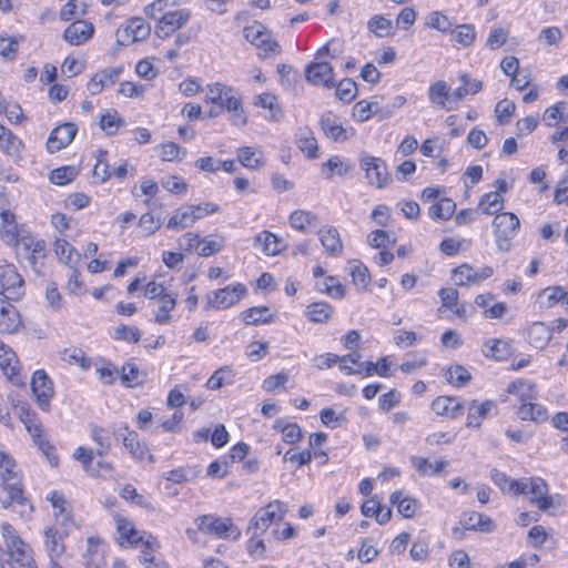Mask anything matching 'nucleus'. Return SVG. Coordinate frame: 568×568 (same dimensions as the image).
<instances>
[{"instance_id": "obj_1", "label": "nucleus", "mask_w": 568, "mask_h": 568, "mask_svg": "<svg viewBox=\"0 0 568 568\" xmlns=\"http://www.w3.org/2000/svg\"><path fill=\"white\" fill-rule=\"evenodd\" d=\"M144 297L150 300L148 307L152 308L155 322L166 324L171 320L170 312L175 306V297L166 293L162 284L151 282L144 286Z\"/></svg>"}, {"instance_id": "obj_2", "label": "nucleus", "mask_w": 568, "mask_h": 568, "mask_svg": "<svg viewBox=\"0 0 568 568\" xmlns=\"http://www.w3.org/2000/svg\"><path fill=\"white\" fill-rule=\"evenodd\" d=\"M1 486L7 491L6 498L1 499V504L4 508L16 505L20 508L19 513L21 515H23L27 509L32 510V506L23 496L21 476L16 468L1 471Z\"/></svg>"}, {"instance_id": "obj_3", "label": "nucleus", "mask_w": 568, "mask_h": 568, "mask_svg": "<svg viewBox=\"0 0 568 568\" xmlns=\"http://www.w3.org/2000/svg\"><path fill=\"white\" fill-rule=\"evenodd\" d=\"M195 523L200 531L221 539L237 540L241 537V530L233 524L231 518L203 515L197 517Z\"/></svg>"}, {"instance_id": "obj_4", "label": "nucleus", "mask_w": 568, "mask_h": 568, "mask_svg": "<svg viewBox=\"0 0 568 568\" xmlns=\"http://www.w3.org/2000/svg\"><path fill=\"white\" fill-rule=\"evenodd\" d=\"M493 226L498 250L508 252L511 247L510 241L518 233L520 226L519 219L514 213L504 212L495 216Z\"/></svg>"}, {"instance_id": "obj_5", "label": "nucleus", "mask_w": 568, "mask_h": 568, "mask_svg": "<svg viewBox=\"0 0 568 568\" xmlns=\"http://www.w3.org/2000/svg\"><path fill=\"white\" fill-rule=\"evenodd\" d=\"M359 168L365 172V178L371 186L385 189L393 181L385 161L381 158L363 154L359 159Z\"/></svg>"}, {"instance_id": "obj_6", "label": "nucleus", "mask_w": 568, "mask_h": 568, "mask_svg": "<svg viewBox=\"0 0 568 568\" xmlns=\"http://www.w3.org/2000/svg\"><path fill=\"white\" fill-rule=\"evenodd\" d=\"M287 513V505L281 500H274L261 508L250 520L247 534L252 530L265 532L273 523L284 519Z\"/></svg>"}, {"instance_id": "obj_7", "label": "nucleus", "mask_w": 568, "mask_h": 568, "mask_svg": "<svg viewBox=\"0 0 568 568\" xmlns=\"http://www.w3.org/2000/svg\"><path fill=\"white\" fill-rule=\"evenodd\" d=\"M0 294L9 301L24 295V281L12 264L0 262Z\"/></svg>"}, {"instance_id": "obj_8", "label": "nucleus", "mask_w": 568, "mask_h": 568, "mask_svg": "<svg viewBox=\"0 0 568 568\" xmlns=\"http://www.w3.org/2000/svg\"><path fill=\"white\" fill-rule=\"evenodd\" d=\"M191 17L192 13L189 9L176 8L171 12H164L154 19V32L159 38L165 39L183 28Z\"/></svg>"}, {"instance_id": "obj_9", "label": "nucleus", "mask_w": 568, "mask_h": 568, "mask_svg": "<svg viewBox=\"0 0 568 568\" xmlns=\"http://www.w3.org/2000/svg\"><path fill=\"white\" fill-rule=\"evenodd\" d=\"M21 422L24 424L28 433L32 437L33 443L45 455L51 466H58L59 459L54 454V448L50 445L43 425L39 420L37 414L33 413L32 416H28Z\"/></svg>"}, {"instance_id": "obj_10", "label": "nucleus", "mask_w": 568, "mask_h": 568, "mask_svg": "<svg viewBox=\"0 0 568 568\" xmlns=\"http://www.w3.org/2000/svg\"><path fill=\"white\" fill-rule=\"evenodd\" d=\"M31 389L38 406L48 412L50 400L54 395L53 383L43 369L36 371L31 378Z\"/></svg>"}, {"instance_id": "obj_11", "label": "nucleus", "mask_w": 568, "mask_h": 568, "mask_svg": "<svg viewBox=\"0 0 568 568\" xmlns=\"http://www.w3.org/2000/svg\"><path fill=\"white\" fill-rule=\"evenodd\" d=\"M235 93V90L232 88V92L219 94L216 98H212V102L210 103L221 106V109L230 114L232 123L236 126H241L247 122V118L243 110L242 101Z\"/></svg>"}, {"instance_id": "obj_12", "label": "nucleus", "mask_w": 568, "mask_h": 568, "mask_svg": "<svg viewBox=\"0 0 568 568\" xmlns=\"http://www.w3.org/2000/svg\"><path fill=\"white\" fill-rule=\"evenodd\" d=\"M305 78L315 85H324L332 89L336 85L334 69L327 61H313L305 68Z\"/></svg>"}, {"instance_id": "obj_13", "label": "nucleus", "mask_w": 568, "mask_h": 568, "mask_svg": "<svg viewBox=\"0 0 568 568\" xmlns=\"http://www.w3.org/2000/svg\"><path fill=\"white\" fill-rule=\"evenodd\" d=\"M246 294L245 285L237 283L227 285L213 292L214 297L209 298L207 307L224 310L236 304Z\"/></svg>"}, {"instance_id": "obj_14", "label": "nucleus", "mask_w": 568, "mask_h": 568, "mask_svg": "<svg viewBox=\"0 0 568 568\" xmlns=\"http://www.w3.org/2000/svg\"><path fill=\"white\" fill-rule=\"evenodd\" d=\"M116 525L115 540L122 547H132L142 540L140 531L135 529L134 525L126 518L114 515Z\"/></svg>"}, {"instance_id": "obj_15", "label": "nucleus", "mask_w": 568, "mask_h": 568, "mask_svg": "<svg viewBox=\"0 0 568 568\" xmlns=\"http://www.w3.org/2000/svg\"><path fill=\"white\" fill-rule=\"evenodd\" d=\"M94 32V27L91 22L78 20L72 22L63 33V38L71 45H80L87 42Z\"/></svg>"}, {"instance_id": "obj_16", "label": "nucleus", "mask_w": 568, "mask_h": 568, "mask_svg": "<svg viewBox=\"0 0 568 568\" xmlns=\"http://www.w3.org/2000/svg\"><path fill=\"white\" fill-rule=\"evenodd\" d=\"M529 494L534 496L531 503L536 504L540 510L546 511L552 507L554 499L548 495V485L542 478H529Z\"/></svg>"}, {"instance_id": "obj_17", "label": "nucleus", "mask_w": 568, "mask_h": 568, "mask_svg": "<svg viewBox=\"0 0 568 568\" xmlns=\"http://www.w3.org/2000/svg\"><path fill=\"white\" fill-rule=\"evenodd\" d=\"M20 325L19 312L13 305L0 298V333L12 334Z\"/></svg>"}, {"instance_id": "obj_18", "label": "nucleus", "mask_w": 568, "mask_h": 568, "mask_svg": "<svg viewBox=\"0 0 568 568\" xmlns=\"http://www.w3.org/2000/svg\"><path fill=\"white\" fill-rule=\"evenodd\" d=\"M320 241L325 252L331 256H339L343 253V242L334 226H323L318 231Z\"/></svg>"}, {"instance_id": "obj_19", "label": "nucleus", "mask_w": 568, "mask_h": 568, "mask_svg": "<svg viewBox=\"0 0 568 568\" xmlns=\"http://www.w3.org/2000/svg\"><path fill=\"white\" fill-rule=\"evenodd\" d=\"M142 29V19L132 18L118 28L115 37L119 45L128 47L141 40L139 33Z\"/></svg>"}, {"instance_id": "obj_20", "label": "nucleus", "mask_w": 568, "mask_h": 568, "mask_svg": "<svg viewBox=\"0 0 568 568\" xmlns=\"http://www.w3.org/2000/svg\"><path fill=\"white\" fill-rule=\"evenodd\" d=\"M44 535V547L50 558V562L58 561V559L64 554L65 546L63 544L62 534L55 528L48 527L43 531Z\"/></svg>"}, {"instance_id": "obj_21", "label": "nucleus", "mask_w": 568, "mask_h": 568, "mask_svg": "<svg viewBox=\"0 0 568 568\" xmlns=\"http://www.w3.org/2000/svg\"><path fill=\"white\" fill-rule=\"evenodd\" d=\"M0 368L3 374L13 383L18 384L19 367L16 353L0 339Z\"/></svg>"}, {"instance_id": "obj_22", "label": "nucleus", "mask_w": 568, "mask_h": 568, "mask_svg": "<svg viewBox=\"0 0 568 568\" xmlns=\"http://www.w3.org/2000/svg\"><path fill=\"white\" fill-rule=\"evenodd\" d=\"M432 409L437 415L457 418L463 415L464 407L456 397L438 396L433 400Z\"/></svg>"}, {"instance_id": "obj_23", "label": "nucleus", "mask_w": 568, "mask_h": 568, "mask_svg": "<svg viewBox=\"0 0 568 568\" xmlns=\"http://www.w3.org/2000/svg\"><path fill=\"white\" fill-rule=\"evenodd\" d=\"M495 407L496 404L493 400H485L481 404H478L475 399L471 400L468 407L466 426L468 428H478Z\"/></svg>"}, {"instance_id": "obj_24", "label": "nucleus", "mask_w": 568, "mask_h": 568, "mask_svg": "<svg viewBox=\"0 0 568 568\" xmlns=\"http://www.w3.org/2000/svg\"><path fill=\"white\" fill-rule=\"evenodd\" d=\"M1 217V239L9 245H16L18 243V224L16 222V215L10 210H2L0 212Z\"/></svg>"}, {"instance_id": "obj_25", "label": "nucleus", "mask_w": 568, "mask_h": 568, "mask_svg": "<svg viewBox=\"0 0 568 568\" xmlns=\"http://www.w3.org/2000/svg\"><path fill=\"white\" fill-rule=\"evenodd\" d=\"M484 346V355L496 361L507 359L513 354L514 351L509 342L499 338L488 339L487 342H485Z\"/></svg>"}, {"instance_id": "obj_26", "label": "nucleus", "mask_w": 568, "mask_h": 568, "mask_svg": "<svg viewBox=\"0 0 568 568\" xmlns=\"http://www.w3.org/2000/svg\"><path fill=\"white\" fill-rule=\"evenodd\" d=\"M253 104L255 106L268 110V119L271 121H278L283 118V111L280 106L277 97L273 93H262L254 98Z\"/></svg>"}, {"instance_id": "obj_27", "label": "nucleus", "mask_w": 568, "mask_h": 568, "mask_svg": "<svg viewBox=\"0 0 568 568\" xmlns=\"http://www.w3.org/2000/svg\"><path fill=\"white\" fill-rule=\"evenodd\" d=\"M240 316L246 325L268 324L274 321V315L270 314L267 306L250 307L243 311Z\"/></svg>"}, {"instance_id": "obj_28", "label": "nucleus", "mask_w": 568, "mask_h": 568, "mask_svg": "<svg viewBox=\"0 0 568 568\" xmlns=\"http://www.w3.org/2000/svg\"><path fill=\"white\" fill-rule=\"evenodd\" d=\"M255 246H260L266 255H276L283 250V242L275 234L263 231L255 236Z\"/></svg>"}, {"instance_id": "obj_29", "label": "nucleus", "mask_w": 568, "mask_h": 568, "mask_svg": "<svg viewBox=\"0 0 568 568\" xmlns=\"http://www.w3.org/2000/svg\"><path fill=\"white\" fill-rule=\"evenodd\" d=\"M389 501L397 506L398 513L405 518L414 517L418 508V501L412 497H404L402 490L392 493Z\"/></svg>"}, {"instance_id": "obj_30", "label": "nucleus", "mask_w": 568, "mask_h": 568, "mask_svg": "<svg viewBox=\"0 0 568 568\" xmlns=\"http://www.w3.org/2000/svg\"><path fill=\"white\" fill-rule=\"evenodd\" d=\"M8 555L10 556V568H38L32 557V550L28 545L16 548L14 551Z\"/></svg>"}, {"instance_id": "obj_31", "label": "nucleus", "mask_w": 568, "mask_h": 568, "mask_svg": "<svg viewBox=\"0 0 568 568\" xmlns=\"http://www.w3.org/2000/svg\"><path fill=\"white\" fill-rule=\"evenodd\" d=\"M550 337V332L544 323H534L527 331L529 344L538 349L544 348Z\"/></svg>"}, {"instance_id": "obj_32", "label": "nucleus", "mask_w": 568, "mask_h": 568, "mask_svg": "<svg viewBox=\"0 0 568 568\" xmlns=\"http://www.w3.org/2000/svg\"><path fill=\"white\" fill-rule=\"evenodd\" d=\"M53 250L61 262L73 266L78 263L80 255L75 248L64 239H57L53 243Z\"/></svg>"}, {"instance_id": "obj_33", "label": "nucleus", "mask_w": 568, "mask_h": 568, "mask_svg": "<svg viewBox=\"0 0 568 568\" xmlns=\"http://www.w3.org/2000/svg\"><path fill=\"white\" fill-rule=\"evenodd\" d=\"M321 126L327 139H333L336 142L348 139L346 130L331 114L322 116Z\"/></svg>"}, {"instance_id": "obj_34", "label": "nucleus", "mask_w": 568, "mask_h": 568, "mask_svg": "<svg viewBox=\"0 0 568 568\" xmlns=\"http://www.w3.org/2000/svg\"><path fill=\"white\" fill-rule=\"evenodd\" d=\"M456 210V203L448 199L443 197L429 207V216L435 221L449 220Z\"/></svg>"}, {"instance_id": "obj_35", "label": "nucleus", "mask_w": 568, "mask_h": 568, "mask_svg": "<svg viewBox=\"0 0 568 568\" xmlns=\"http://www.w3.org/2000/svg\"><path fill=\"white\" fill-rule=\"evenodd\" d=\"M194 215L190 213L189 205L182 206L169 219L166 229L169 230H184L194 224Z\"/></svg>"}, {"instance_id": "obj_36", "label": "nucleus", "mask_w": 568, "mask_h": 568, "mask_svg": "<svg viewBox=\"0 0 568 568\" xmlns=\"http://www.w3.org/2000/svg\"><path fill=\"white\" fill-rule=\"evenodd\" d=\"M542 120L548 126H554L560 121H567L568 102L560 101L547 108L542 114Z\"/></svg>"}, {"instance_id": "obj_37", "label": "nucleus", "mask_w": 568, "mask_h": 568, "mask_svg": "<svg viewBox=\"0 0 568 568\" xmlns=\"http://www.w3.org/2000/svg\"><path fill=\"white\" fill-rule=\"evenodd\" d=\"M237 159L243 166L248 169H257L264 164L263 154L254 146L241 148Z\"/></svg>"}, {"instance_id": "obj_38", "label": "nucleus", "mask_w": 568, "mask_h": 568, "mask_svg": "<svg viewBox=\"0 0 568 568\" xmlns=\"http://www.w3.org/2000/svg\"><path fill=\"white\" fill-rule=\"evenodd\" d=\"M504 207V199L498 192L485 193L478 203V210L484 214L493 215Z\"/></svg>"}, {"instance_id": "obj_39", "label": "nucleus", "mask_w": 568, "mask_h": 568, "mask_svg": "<svg viewBox=\"0 0 568 568\" xmlns=\"http://www.w3.org/2000/svg\"><path fill=\"white\" fill-rule=\"evenodd\" d=\"M333 314V307L326 302L312 303L306 308V316L311 322L325 323Z\"/></svg>"}, {"instance_id": "obj_40", "label": "nucleus", "mask_w": 568, "mask_h": 568, "mask_svg": "<svg viewBox=\"0 0 568 568\" xmlns=\"http://www.w3.org/2000/svg\"><path fill=\"white\" fill-rule=\"evenodd\" d=\"M77 132L78 128L73 122H64L50 132L47 142H72Z\"/></svg>"}, {"instance_id": "obj_41", "label": "nucleus", "mask_w": 568, "mask_h": 568, "mask_svg": "<svg viewBox=\"0 0 568 568\" xmlns=\"http://www.w3.org/2000/svg\"><path fill=\"white\" fill-rule=\"evenodd\" d=\"M235 374L230 366H224L215 371L207 379L206 386L209 389H220L225 385H231L234 382Z\"/></svg>"}, {"instance_id": "obj_42", "label": "nucleus", "mask_w": 568, "mask_h": 568, "mask_svg": "<svg viewBox=\"0 0 568 568\" xmlns=\"http://www.w3.org/2000/svg\"><path fill=\"white\" fill-rule=\"evenodd\" d=\"M334 88L336 89L335 94L337 99L344 103H351L358 93L356 82L349 78L336 82Z\"/></svg>"}, {"instance_id": "obj_43", "label": "nucleus", "mask_w": 568, "mask_h": 568, "mask_svg": "<svg viewBox=\"0 0 568 568\" xmlns=\"http://www.w3.org/2000/svg\"><path fill=\"white\" fill-rule=\"evenodd\" d=\"M354 169L347 162L341 160L339 156L334 155L331 156L327 162L323 163V171L327 170L326 179H332L333 175L344 176L348 174Z\"/></svg>"}, {"instance_id": "obj_44", "label": "nucleus", "mask_w": 568, "mask_h": 568, "mask_svg": "<svg viewBox=\"0 0 568 568\" xmlns=\"http://www.w3.org/2000/svg\"><path fill=\"white\" fill-rule=\"evenodd\" d=\"M538 123V115H528L518 120L516 123V136H509L504 142H517V139H521L535 131Z\"/></svg>"}, {"instance_id": "obj_45", "label": "nucleus", "mask_w": 568, "mask_h": 568, "mask_svg": "<svg viewBox=\"0 0 568 568\" xmlns=\"http://www.w3.org/2000/svg\"><path fill=\"white\" fill-rule=\"evenodd\" d=\"M367 28L378 38H384L393 34L392 20L386 19L381 14L373 16L367 23Z\"/></svg>"}, {"instance_id": "obj_46", "label": "nucleus", "mask_w": 568, "mask_h": 568, "mask_svg": "<svg viewBox=\"0 0 568 568\" xmlns=\"http://www.w3.org/2000/svg\"><path fill=\"white\" fill-rule=\"evenodd\" d=\"M413 465L416 467V470L420 475H437L442 473L445 467L448 465L446 460H438L435 464L428 462L427 458L424 457H413Z\"/></svg>"}, {"instance_id": "obj_47", "label": "nucleus", "mask_w": 568, "mask_h": 568, "mask_svg": "<svg viewBox=\"0 0 568 568\" xmlns=\"http://www.w3.org/2000/svg\"><path fill=\"white\" fill-rule=\"evenodd\" d=\"M516 110V104L514 101L508 99H503L498 101L495 105V116L497 119V122L500 125H506L510 123L514 113Z\"/></svg>"}, {"instance_id": "obj_48", "label": "nucleus", "mask_w": 568, "mask_h": 568, "mask_svg": "<svg viewBox=\"0 0 568 568\" xmlns=\"http://www.w3.org/2000/svg\"><path fill=\"white\" fill-rule=\"evenodd\" d=\"M179 2L180 0H156L144 7V14L154 20L164 12H171L176 9Z\"/></svg>"}, {"instance_id": "obj_49", "label": "nucleus", "mask_w": 568, "mask_h": 568, "mask_svg": "<svg viewBox=\"0 0 568 568\" xmlns=\"http://www.w3.org/2000/svg\"><path fill=\"white\" fill-rule=\"evenodd\" d=\"M367 243L373 248H389L396 243V237L384 230H375L368 234Z\"/></svg>"}, {"instance_id": "obj_50", "label": "nucleus", "mask_w": 568, "mask_h": 568, "mask_svg": "<svg viewBox=\"0 0 568 568\" xmlns=\"http://www.w3.org/2000/svg\"><path fill=\"white\" fill-rule=\"evenodd\" d=\"M1 532L8 554L14 551L16 548H21L27 545L18 535V531L8 523L1 525Z\"/></svg>"}, {"instance_id": "obj_51", "label": "nucleus", "mask_w": 568, "mask_h": 568, "mask_svg": "<svg viewBox=\"0 0 568 568\" xmlns=\"http://www.w3.org/2000/svg\"><path fill=\"white\" fill-rule=\"evenodd\" d=\"M452 278L458 286L475 284V270L469 264H462L453 268Z\"/></svg>"}, {"instance_id": "obj_52", "label": "nucleus", "mask_w": 568, "mask_h": 568, "mask_svg": "<svg viewBox=\"0 0 568 568\" xmlns=\"http://www.w3.org/2000/svg\"><path fill=\"white\" fill-rule=\"evenodd\" d=\"M446 379L456 387L465 386L471 378L470 373L462 365H455L447 369Z\"/></svg>"}, {"instance_id": "obj_53", "label": "nucleus", "mask_w": 568, "mask_h": 568, "mask_svg": "<svg viewBox=\"0 0 568 568\" xmlns=\"http://www.w3.org/2000/svg\"><path fill=\"white\" fill-rule=\"evenodd\" d=\"M316 221V215L308 211L296 210L290 215L292 227L305 232L306 227Z\"/></svg>"}, {"instance_id": "obj_54", "label": "nucleus", "mask_w": 568, "mask_h": 568, "mask_svg": "<svg viewBox=\"0 0 568 568\" xmlns=\"http://www.w3.org/2000/svg\"><path fill=\"white\" fill-rule=\"evenodd\" d=\"M356 264L351 270V276L354 285L358 290H366L368 284L371 283V274L368 268L358 261H355Z\"/></svg>"}, {"instance_id": "obj_55", "label": "nucleus", "mask_w": 568, "mask_h": 568, "mask_svg": "<svg viewBox=\"0 0 568 568\" xmlns=\"http://www.w3.org/2000/svg\"><path fill=\"white\" fill-rule=\"evenodd\" d=\"M118 437H121L125 448L129 449L138 459L142 458V450H140L139 434L136 432H130L126 427L118 433Z\"/></svg>"}, {"instance_id": "obj_56", "label": "nucleus", "mask_w": 568, "mask_h": 568, "mask_svg": "<svg viewBox=\"0 0 568 568\" xmlns=\"http://www.w3.org/2000/svg\"><path fill=\"white\" fill-rule=\"evenodd\" d=\"M452 33L453 40L463 47H470L476 39V31L473 24H462Z\"/></svg>"}, {"instance_id": "obj_57", "label": "nucleus", "mask_w": 568, "mask_h": 568, "mask_svg": "<svg viewBox=\"0 0 568 568\" xmlns=\"http://www.w3.org/2000/svg\"><path fill=\"white\" fill-rule=\"evenodd\" d=\"M78 175L75 166L67 165L54 169L50 174V181L57 185H64L70 183Z\"/></svg>"}, {"instance_id": "obj_58", "label": "nucleus", "mask_w": 568, "mask_h": 568, "mask_svg": "<svg viewBox=\"0 0 568 568\" xmlns=\"http://www.w3.org/2000/svg\"><path fill=\"white\" fill-rule=\"evenodd\" d=\"M154 151L163 161L181 160L186 154L185 149L181 148L180 144H161Z\"/></svg>"}, {"instance_id": "obj_59", "label": "nucleus", "mask_w": 568, "mask_h": 568, "mask_svg": "<svg viewBox=\"0 0 568 568\" xmlns=\"http://www.w3.org/2000/svg\"><path fill=\"white\" fill-rule=\"evenodd\" d=\"M507 392L513 395H518L521 402L534 399V385L523 379L509 383Z\"/></svg>"}, {"instance_id": "obj_60", "label": "nucleus", "mask_w": 568, "mask_h": 568, "mask_svg": "<svg viewBox=\"0 0 568 568\" xmlns=\"http://www.w3.org/2000/svg\"><path fill=\"white\" fill-rule=\"evenodd\" d=\"M377 102H368L367 100L358 101L353 108V115L357 121L364 122L373 116L377 111Z\"/></svg>"}, {"instance_id": "obj_61", "label": "nucleus", "mask_w": 568, "mask_h": 568, "mask_svg": "<svg viewBox=\"0 0 568 568\" xmlns=\"http://www.w3.org/2000/svg\"><path fill=\"white\" fill-rule=\"evenodd\" d=\"M426 24L432 29H435L442 33H447L450 31L452 22L447 16L439 11H433L427 16Z\"/></svg>"}, {"instance_id": "obj_62", "label": "nucleus", "mask_w": 568, "mask_h": 568, "mask_svg": "<svg viewBox=\"0 0 568 568\" xmlns=\"http://www.w3.org/2000/svg\"><path fill=\"white\" fill-rule=\"evenodd\" d=\"M449 99L448 87L445 81H438L429 88V100L438 105L445 106L446 101Z\"/></svg>"}, {"instance_id": "obj_63", "label": "nucleus", "mask_w": 568, "mask_h": 568, "mask_svg": "<svg viewBox=\"0 0 568 568\" xmlns=\"http://www.w3.org/2000/svg\"><path fill=\"white\" fill-rule=\"evenodd\" d=\"M244 37L255 47H261L263 44V40L268 37V33L261 23H255L251 27L244 28Z\"/></svg>"}, {"instance_id": "obj_64", "label": "nucleus", "mask_w": 568, "mask_h": 568, "mask_svg": "<svg viewBox=\"0 0 568 568\" xmlns=\"http://www.w3.org/2000/svg\"><path fill=\"white\" fill-rule=\"evenodd\" d=\"M122 72H123L122 67H111V68H106L101 71H98L95 73V75H97V79H99V83L104 89L110 85H113L119 80Z\"/></svg>"}]
</instances>
